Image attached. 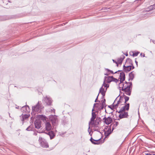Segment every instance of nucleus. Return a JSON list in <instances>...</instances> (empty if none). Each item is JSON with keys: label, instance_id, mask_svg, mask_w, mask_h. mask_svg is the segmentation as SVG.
Listing matches in <instances>:
<instances>
[{"label": "nucleus", "instance_id": "bf43d9fd", "mask_svg": "<svg viewBox=\"0 0 155 155\" xmlns=\"http://www.w3.org/2000/svg\"><path fill=\"white\" fill-rule=\"evenodd\" d=\"M118 63L117 62V64H117V67H118Z\"/></svg>", "mask_w": 155, "mask_h": 155}, {"label": "nucleus", "instance_id": "4be33fe9", "mask_svg": "<svg viewBox=\"0 0 155 155\" xmlns=\"http://www.w3.org/2000/svg\"><path fill=\"white\" fill-rule=\"evenodd\" d=\"M125 57L124 55H122L121 56L117 59V62L119 64H121L123 60L125 58Z\"/></svg>", "mask_w": 155, "mask_h": 155}, {"label": "nucleus", "instance_id": "7ed1b4c3", "mask_svg": "<svg viewBox=\"0 0 155 155\" xmlns=\"http://www.w3.org/2000/svg\"><path fill=\"white\" fill-rule=\"evenodd\" d=\"M118 113H120V114L119 115V119H118V120H119L120 119L123 118H127L128 116V112L125 111H121V110H120L118 112Z\"/></svg>", "mask_w": 155, "mask_h": 155}, {"label": "nucleus", "instance_id": "1a4fd4ad", "mask_svg": "<svg viewBox=\"0 0 155 155\" xmlns=\"http://www.w3.org/2000/svg\"><path fill=\"white\" fill-rule=\"evenodd\" d=\"M132 66L124 65L123 68L124 71L126 72H128L130 71Z\"/></svg>", "mask_w": 155, "mask_h": 155}, {"label": "nucleus", "instance_id": "c85d7f7f", "mask_svg": "<svg viewBox=\"0 0 155 155\" xmlns=\"http://www.w3.org/2000/svg\"><path fill=\"white\" fill-rule=\"evenodd\" d=\"M91 124L93 125L94 128H97L99 127L98 125H96L93 123H91Z\"/></svg>", "mask_w": 155, "mask_h": 155}, {"label": "nucleus", "instance_id": "9b49d317", "mask_svg": "<svg viewBox=\"0 0 155 155\" xmlns=\"http://www.w3.org/2000/svg\"><path fill=\"white\" fill-rule=\"evenodd\" d=\"M113 78V76H109L107 77V76H105L104 77V83L106 81L107 83H110L112 81V78Z\"/></svg>", "mask_w": 155, "mask_h": 155}, {"label": "nucleus", "instance_id": "09e8293b", "mask_svg": "<svg viewBox=\"0 0 155 155\" xmlns=\"http://www.w3.org/2000/svg\"><path fill=\"white\" fill-rule=\"evenodd\" d=\"M33 135L35 136H36L37 135V132H34L33 134Z\"/></svg>", "mask_w": 155, "mask_h": 155}, {"label": "nucleus", "instance_id": "a19ab883", "mask_svg": "<svg viewBox=\"0 0 155 155\" xmlns=\"http://www.w3.org/2000/svg\"><path fill=\"white\" fill-rule=\"evenodd\" d=\"M99 93H98L97 97V98H96V99L95 101V102H97V101H99H99H97V99H98V96H99Z\"/></svg>", "mask_w": 155, "mask_h": 155}, {"label": "nucleus", "instance_id": "e433bc0d", "mask_svg": "<svg viewBox=\"0 0 155 155\" xmlns=\"http://www.w3.org/2000/svg\"><path fill=\"white\" fill-rule=\"evenodd\" d=\"M90 141L91 142L94 144V141L95 140L93 139L92 137H91L90 139Z\"/></svg>", "mask_w": 155, "mask_h": 155}, {"label": "nucleus", "instance_id": "2eb2a0df", "mask_svg": "<svg viewBox=\"0 0 155 155\" xmlns=\"http://www.w3.org/2000/svg\"><path fill=\"white\" fill-rule=\"evenodd\" d=\"M101 119L100 117H97L95 120H94V121H92L91 123H93L94 124L99 125L100 122H101Z\"/></svg>", "mask_w": 155, "mask_h": 155}, {"label": "nucleus", "instance_id": "c9c22d12", "mask_svg": "<svg viewBox=\"0 0 155 155\" xmlns=\"http://www.w3.org/2000/svg\"><path fill=\"white\" fill-rule=\"evenodd\" d=\"M26 130L27 131H31L32 130V128L30 127V126H29L27 128Z\"/></svg>", "mask_w": 155, "mask_h": 155}, {"label": "nucleus", "instance_id": "b1692460", "mask_svg": "<svg viewBox=\"0 0 155 155\" xmlns=\"http://www.w3.org/2000/svg\"><path fill=\"white\" fill-rule=\"evenodd\" d=\"M113 131L111 130V127H109L108 130L105 132V134L106 136H108L110 135L112 132Z\"/></svg>", "mask_w": 155, "mask_h": 155}, {"label": "nucleus", "instance_id": "5701e85b", "mask_svg": "<svg viewBox=\"0 0 155 155\" xmlns=\"http://www.w3.org/2000/svg\"><path fill=\"white\" fill-rule=\"evenodd\" d=\"M48 134L49 136L51 139H52L55 136V135L53 131L49 132Z\"/></svg>", "mask_w": 155, "mask_h": 155}, {"label": "nucleus", "instance_id": "680f3d73", "mask_svg": "<svg viewBox=\"0 0 155 155\" xmlns=\"http://www.w3.org/2000/svg\"><path fill=\"white\" fill-rule=\"evenodd\" d=\"M107 9V8H105L104 9V10H105V9Z\"/></svg>", "mask_w": 155, "mask_h": 155}, {"label": "nucleus", "instance_id": "bb28decb", "mask_svg": "<svg viewBox=\"0 0 155 155\" xmlns=\"http://www.w3.org/2000/svg\"><path fill=\"white\" fill-rule=\"evenodd\" d=\"M38 117L39 118L43 120H45L46 117L45 116L43 115H38Z\"/></svg>", "mask_w": 155, "mask_h": 155}, {"label": "nucleus", "instance_id": "9d476101", "mask_svg": "<svg viewBox=\"0 0 155 155\" xmlns=\"http://www.w3.org/2000/svg\"><path fill=\"white\" fill-rule=\"evenodd\" d=\"M125 105L122 107L120 110L121 111H125L126 110H129L130 104L129 103L124 104Z\"/></svg>", "mask_w": 155, "mask_h": 155}, {"label": "nucleus", "instance_id": "37998d69", "mask_svg": "<svg viewBox=\"0 0 155 155\" xmlns=\"http://www.w3.org/2000/svg\"><path fill=\"white\" fill-rule=\"evenodd\" d=\"M106 107V106H104L102 105H101V109L102 110V109H103L104 107Z\"/></svg>", "mask_w": 155, "mask_h": 155}, {"label": "nucleus", "instance_id": "de8ad7c7", "mask_svg": "<svg viewBox=\"0 0 155 155\" xmlns=\"http://www.w3.org/2000/svg\"><path fill=\"white\" fill-rule=\"evenodd\" d=\"M140 55L142 56V57H145V54H142V53H141L140 54Z\"/></svg>", "mask_w": 155, "mask_h": 155}, {"label": "nucleus", "instance_id": "6ab92c4d", "mask_svg": "<svg viewBox=\"0 0 155 155\" xmlns=\"http://www.w3.org/2000/svg\"><path fill=\"white\" fill-rule=\"evenodd\" d=\"M117 98H116L115 99V101H114V102L112 104V107H110L109 106V107H110V109H111L112 110L113 109H117L118 107V105L119 104L118 102V103L117 102L116 104H114L115 102L117 100Z\"/></svg>", "mask_w": 155, "mask_h": 155}, {"label": "nucleus", "instance_id": "20e7f679", "mask_svg": "<svg viewBox=\"0 0 155 155\" xmlns=\"http://www.w3.org/2000/svg\"><path fill=\"white\" fill-rule=\"evenodd\" d=\"M44 102L46 103L47 105L50 106L52 103V101L51 98L47 96L44 97L43 99V101Z\"/></svg>", "mask_w": 155, "mask_h": 155}, {"label": "nucleus", "instance_id": "49530a36", "mask_svg": "<svg viewBox=\"0 0 155 155\" xmlns=\"http://www.w3.org/2000/svg\"><path fill=\"white\" fill-rule=\"evenodd\" d=\"M112 61L114 63H115L116 64H117V62L115 60H114V59H113Z\"/></svg>", "mask_w": 155, "mask_h": 155}, {"label": "nucleus", "instance_id": "6e6552de", "mask_svg": "<svg viewBox=\"0 0 155 155\" xmlns=\"http://www.w3.org/2000/svg\"><path fill=\"white\" fill-rule=\"evenodd\" d=\"M91 115L92 117L90 119V121L89 122V125H90V124H91L92 121L94 122V121L96 117V115L95 112L92 111Z\"/></svg>", "mask_w": 155, "mask_h": 155}, {"label": "nucleus", "instance_id": "a878e982", "mask_svg": "<svg viewBox=\"0 0 155 155\" xmlns=\"http://www.w3.org/2000/svg\"><path fill=\"white\" fill-rule=\"evenodd\" d=\"M101 139H99L98 140H95L94 141V144H100L101 142Z\"/></svg>", "mask_w": 155, "mask_h": 155}, {"label": "nucleus", "instance_id": "6e6d98bb", "mask_svg": "<svg viewBox=\"0 0 155 155\" xmlns=\"http://www.w3.org/2000/svg\"><path fill=\"white\" fill-rule=\"evenodd\" d=\"M125 54L126 56H128V55L127 53H126L125 54Z\"/></svg>", "mask_w": 155, "mask_h": 155}, {"label": "nucleus", "instance_id": "ea45409f", "mask_svg": "<svg viewBox=\"0 0 155 155\" xmlns=\"http://www.w3.org/2000/svg\"><path fill=\"white\" fill-rule=\"evenodd\" d=\"M145 154L146 155H150V153H148V151H145Z\"/></svg>", "mask_w": 155, "mask_h": 155}, {"label": "nucleus", "instance_id": "412c9836", "mask_svg": "<svg viewBox=\"0 0 155 155\" xmlns=\"http://www.w3.org/2000/svg\"><path fill=\"white\" fill-rule=\"evenodd\" d=\"M119 124V122L117 121H114L113 124L111 125L112 126V131H113L118 126Z\"/></svg>", "mask_w": 155, "mask_h": 155}, {"label": "nucleus", "instance_id": "393cba45", "mask_svg": "<svg viewBox=\"0 0 155 155\" xmlns=\"http://www.w3.org/2000/svg\"><path fill=\"white\" fill-rule=\"evenodd\" d=\"M30 115L28 114H24L22 116V118L21 120L22 121H23L26 119H27L29 117Z\"/></svg>", "mask_w": 155, "mask_h": 155}, {"label": "nucleus", "instance_id": "cd10ccee", "mask_svg": "<svg viewBox=\"0 0 155 155\" xmlns=\"http://www.w3.org/2000/svg\"><path fill=\"white\" fill-rule=\"evenodd\" d=\"M129 98L128 97L126 96H124V98L125 99V102H124V104L127 103L126 102L129 100Z\"/></svg>", "mask_w": 155, "mask_h": 155}, {"label": "nucleus", "instance_id": "58836bf2", "mask_svg": "<svg viewBox=\"0 0 155 155\" xmlns=\"http://www.w3.org/2000/svg\"><path fill=\"white\" fill-rule=\"evenodd\" d=\"M98 104L97 103H95L94 104L93 108L92 109V111H93L94 110V107H95V105L96 104Z\"/></svg>", "mask_w": 155, "mask_h": 155}, {"label": "nucleus", "instance_id": "0eeeda50", "mask_svg": "<svg viewBox=\"0 0 155 155\" xmlns=\"http://www.w3.org/2000/svg\"><path fill=\"white\" fill-rule=\"evenodd\" d=\"M103 120H104V122L106 124L109 125L113 121L112 118L110 117L106 118L105 116L103 118Z\"/></svg>", "mask_w": 155, "mask_h": 155}, {"label": "nucleus", "instance_id": "ddd939ff", "mask_svg": "<svg viewBox=\"0 0 155 155\" xmlns=\"http://www.w3.org/2000/svg\"><path fill=\"white\" fill-rule=\"evenodd\" d=\"M107 88L105 89V90H104V88H103V86L100 89L99 92V93H101L102 95V98H104V97L105 95V92L106 91Z\"/></svg>", "mask_w": 155, "mask_h": 155}, {"label": "nucleus", "instance_id": "13d9d810", "mask_svg": "<svg viewBox=\"0 0 155 155\" xmlns=\"http://www.w3.org/2000/svg\"><path fill=\"white\" fill-rule=\"evenodd\" d=\"M132 67V69H133L134 68V66H133V65H132V67Z\"/></svg>", "mask_w": 155, "mask_h": 155}, {"label": "nucleus", "instance_id": "aec40b11", "mask_svg": "<svg viewBox=\"0 0 155 155\" xmlns=\"http://www.w3.org/2000/svg\"><path fill=\"white\" fill-rule=\"evenodd\" d=\"M128 81H132L134 78V71H132L129 74Z\"/></svg>", "mask_w": 155, "mask_h": 155}, {"label": "nucleus", "instance_id": "c756f323", "mask_svg": "<svg viewBox=\"0 0 155 155\" xmlns=\"http://www.w3.org/2000/svg\"><path fill=\"white\" fill-rule=\"evenodd\" d=\"M139 53V52H137L135 53H133V54L132 55L133 57L137 56Z\"/></svg>", "mask_w": 155, "mask_h": 155}, {"label": "nucleus", "instance_id": "8fccbe9b", "mask_svg": "<svg viewBox=\"0 0 155 155\" xmlns=\"http://www.w3.org/2000/svg\"><path fill=\"white\" fill-rule=\"evenodd\" d=\"M121 71V70H118V71H116V72H115L114 73V74L117 73V72H120V71Z\"/></svg>", "mask_w": 155, "mask_h": 155}, {"label": "nucleus", "instance_id": "79ce46f5", "mask_svg": "<svg viewBox=\"0 0 155 155\" xmlns=\"http://www.w3.org/2000/svg\"><path fill=\"white\" fill-rule=\"evenodd\" d=\"M102 104L101 105H103L104 106H106V103L105 102H103V101H102Z\"/></svg>", "mask_w": 155, "mask_h": 155}, {"label": "nucleus", "instance_id": "4468645a", "mask_svg": "<svg viewBox=\"0 0 155 155\" xmlns=\"http://www.w3.org/2000/svg\"><path fill=\"white\" fill-rule=\"evenodd\" d=\"M21 110L24 113L28 112L29 111V107L27 105L23 106L22 108L21 109Z\"/></svg>", "mask_w": 155, "mask_h": 155}, {"label": "nucleus", "instance_id": "423d86ee", "mask_svg": "<svg viewBox=\"0 0 155 155\" xmlns=\"http://www.w3.org/2000/svg\"><path fill=\"white\" fill-rule=\"evenodd\" d=\"M125 74L124 72H122L120 73V75L119 79H120V83L119 84H121L125 80Z\"/></svg>", "mask_w": 155, "mask_h": 155}, {"label": "nucleus", "instance_id": "f3484780", "mask_svg": "<svg viewBox=\"0 0 155 155\" xmlns=\"http://www.w3.org/2000/svg\"><path fill=\"white\" fill-rule=\"evenodd\" d=\"M45 129L47 131H49L51 130V126L49 122H47L46 123Z\"/></svg>", "mask_w": 155, "mask_h": 155}, {"label": "nucleus", "instance_id": "39448f33", "mask_svg": "<svg viewBox=\"0 0 155 155\" xmlns=\"http://www.w3.org/2000/svg\"><path fill=\"white\" fill-rule=\"evenodd\" d=\"M40 105L39 104V102H38L37 104L35 106H32V110L33 112H38L40 110Z\"/></svg>", "mask_w": 155, "mask_h": 155}, {"label": "nucleus", "instance_id": "7c9ffc66", "mask_svg": "<svg viewBox=\"0 0 155 155\" xmlns=\"http://www.w3.org/2000/svg\"><path fill=\"white\" fill-rule=\"evenodd\" d=\"M150 9L151 10L155 9V5L150 6Z\"/></svg>", "mask_w": 155, "mask_h": 155}, {"label": "nucleus", "instance_id": "c03bdc74", "mask_svg": "<svg viewBox=\"0 0 155 155\" xmlns=\"http://www.w3.org/2000/svg\"><path fill=\"white\" fill-rule=\"evenodd\" d=\"M150 155H155V152H150Z\"/></svg>", "mask_w": 155, "mask_h": 155}, {"label": "nucleus", "instance_id": "a18cd8bd", "mask_svg": "<svg viewBox=\"0 0 155 155\" xmlns=\"http://www.w3.org/2000/svg\"><path fill=\"white\" fill-rule=\"evenodd\" d=\"M136 58L135 59V60H136ZM135 63L136 64L137 66V65H138V62H137V61L136 60H135Z\"/></svg>", "mask_w": 155, "mask_h": 155}, {"label": "nucleus", "instance_id": "f8f14e48", "mask_svg": "<svg viewBox=\"0 0 155 155\" xmlns=\"http://www.w3.org/2000/svg\"><path fill=\"white\" fill-rule=\"evenodd\" d=\"M35 127L37 129H39L41 127V122L40 120H36L35 122Z\"/></svg>", "mask_w": 155, "mask_h": 155}, {"label": "nucleus", "instance_id": "dca6fc26", "mask_svg": "<svg viewBox=\"0 0 155 155\" xmlns=\"http://www.w3.org/2000/svg\"><path fill=\"white\" fill-rule=\"evenodd\" d=\"M50 119L52 121V124L54 125H55L58 121L57 118V117L55 116L50 117Z\"/></svg>", "mask_w": 155, "mask_h": 155}, {"label": "nucleus", "instance_id": "a211bd4d", "mask_svg": "<svg viewBox=\"0 0 155 155\" xmlns=\"http://www.w3.org/2000/svg\"><path fill=\"white\" fill-rule=\"evenodd\" d=\"M125 65H133L132 61V60L129 58H127L125 62Z\"/></svg>", "mask_w": 155, "mask_h": 155}, {"label": "nucleus", "instance_id": "f704fd0d", "mask_svg": "<svg viewBox=\"0 0 155 155\" xmlns=\"http://www.w3.org/2000/svg\"><path fill=\"white\" fill-rule=\"evenodd\" d=\"M93 130L95 131H97L98 132H100V133H101V132H100V130L99 127L98 128H94Z\"/></svg>", "mask_w": 155, "mask_h": 155}, {"label": "nucleus", "instance_id": "603ef678", "mask_svg": "<svg viewBox=\"0 0 155 155\" xmlns=\"http://www.w3.org/2000/svg\"><path fill=\"white\" fill-rule=\"evenodd\" d=\"M104 75L106 76H108L109 75V74L107 73H106V74H104Z\"/></svg>", "mask_w": 155, "mask_h": 155}, {"label": "nucleus", "instance_id": "4d7b16f0", "mask_svg": "<svg viewBox=\"0 0 155 155\" xmlns=\"http://www.w3.org/2000/svg\"><path fill=\"white\" fill-rule=\"evenodd\" d=\"M105 101H106L105 99H104V100L103 101H103V102H104L105 103Z\"/></svg>", "mask_w": 155, "mask_h": 155}, {"label": "nucleus", "instance_id": "f257e3e1", "mask_svg": "<svg viewBox=\"0 0 155 155\" xmlns=\"http://www.w3.org/2000/svg\"><path fill=\"white\" fill-rule=\"evenodd\" d=\"M119 87L121 88V91H124V93L128 95H131L132 89V82L125 81V83L119 84Z\"/></svg>", "mask_w": 155, "mask_h": 155}, {"label": "nucleus", "instance_id": "3c124183", "mask_svg": "<svg viewBox=\"0 0 155 155\" xmlns=\"http://www.w3.org/2000/svg\"><path fill=\"white\" fill-rule=\"evenodd\" d=\"M106 70L110 72V70H109L108 69L106 68Z\"/></svg>", "mask_w": 155, "mask_h": 155}, {"label": "nucleus", "instance_id": "052dcab7", "mask_svg": "<svg viewBox=\"0 0 155 155\" xmlns=\"http://www.w3.org/2000/svg\"><path fill=\"white\" fill-rule=\"evenodd\" d=\"M19 108V107L18 106L17 107H16V108H17V109H18Z\"/></svg>", "mask_w": 155, "mask_h": 155}, {"label": "nucleus", "instance_id": "5fc2aeb1", "mask_svg": "<svg viewBox=\"0 0 155 155\" xmlns=\"http://www.w3.org/2000/svg\"><path fill=\"white\" fill-rule=\"evenodd\" d=\"M110 72L112 74H114V72L112 71H111L110 70Z\"/></svg>", "mask_w": 155, "mask_h": 155}, {"label": "nucleus", "instance_id": "72a5a7b5", "mask_svg": "<svg viewBox=\"0 0 155 155\" xmlns=\"http://www.w3.org/2000/svg\"><path fill=\"white\" fill-rule=\"evenodd\" d=\"M102 86H104L105 87H109V85L107 84H105V82L104 83V84H103L102 85Z\"/></svg>", "mask_w": 155, "mask_h": 155}, {"label": "nucleus", "instance_id": "4c0bfd02", "mask_svg": "<svg viewBox=\"0 0 155 155\" xmlns=\"http://www.w3.org/2000/svg\"><path fill=\"white\" fill-rule=\"evenodd\" d=\"M90 128V125H89L88 129V131L89 133V134L91 136H92V134H91V131H90V130H89Z\"/></svg>", "mask_w": 155, "mask_h": 155}, {"label": "nucleus", "instance_id": "f03ea898", "mask_svg": "<svg viewBox=\"0 0 155 155\" xmlns=\"http://www.w3.org/2000/svg\"><path fill=\"white\" fill-rule=\"evenodd\" d=\"M38 141L40 143V145L43 148H48L49 146L48 143L46 140L42 137H40Z\"/></svg>", "mask_w": 155, "mask_h": 155}, {"label": "nucleus", "instance_id": "864d4df0", "mask_svg": "<svg viewBox=\"0 0 155 155\" xmlns=\"http://www.w3.org/2000/svg\"><path fill=\"white\" fill-rule=\"evenodd\" d=\"M51 111L52 112V110L51 109ZM53 110L54 111V113L55 112V110L54 109H53Z\"/></svg>", "mask_w": 155, "mask_h": 155}, {"label": "nucleus", "instance_id": "2f4dec72", "mask_svg": "<svg viewBox=\"0 0 155 155\" xmlns=\"http://www.w3.org/2000/svg\"><path fill=\"white\" fill-rule=\"evenodd\" d=\"M123 98H121L120 97V98L119 100L117 101V103L118 102L119 104H120L122 103V101H123Z\"/></svg>", "mask_w": 155, "mask_h": 155}, {"label": "nucleus", "instance_id": "473e14b6", "mask_svg": "<svg viewBox=\"0 0 155 155\" xmlns=\"http://www.w3.org/2000/svg\"><path fill=\"white\" fill-rule=\"evenodd\" d=\"M112 79V81H114L116 83L117 82L119 81L118 80L114 78L113 77Z\"/></svg>", "mask_w": 155, "mask_h": 155}]
</instances>
